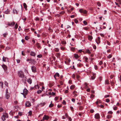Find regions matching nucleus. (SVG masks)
Here are the masks:
<instances>
[{"label":"nucleus","instance_id":"obj_1","mask_svg":"<svg viewBox=\"0 0 121 121\" xmlns=\"http://www.w3.org/2000/svg\"><path fill=\"white\" fill-rule=\"evenodd\" d=\"M18 76L23 79L26 78L25 75H24V73L22 71H19L18 72Z\"/></svg>","mask_w":121,"mask_h":121},{"label":"nucleus","instance_id":"obj_2","mask_svg":"<svg viewBox=\"0 0 121 121\" xmlns=\"http://www.w3.org/2000/svg\"><path fill=\"white\" fill-rule=\"evenodd\" d=\"M8 114L6 113H4L3 114V115L1 117L2 120L4 121L6 120V119L8 117Z\"/></svg>","mask_w":121,"mask_h":121},{"label":"nucleus","instance_id":"obj_3","mask_svg":"<svg viewBox=\"0 0 121 121\" xmlns=\"http://www.w3.org/2000/svg\"><path fill=\"white\" fill-rule=\"evenodd\" d=\"M28 93V90L26 89H24L23 90V93H21V94L23 95L24 97L25 98V96Z\"/></svg>","mask_w":121,"mask_h":121},{"label":"nucleus","instance_id":"obj_4","mask_svg":"<svg viewBox=\"0 0 121 121\" xmlns=\"http://www.w3.org/2000/svg\"><path fill=\"white\" fill-rule=\"evenodd\" d=\"M31 69L33 72L35 73L36 72V67L35 66H33L31 68Z\"/></svg>","mask_w":121,"mask_h":121},{"label":"nucleus","instance_id":"obj_5","mask_svg":"<svg viewBox=\"0 0 121 121\" xmlns=\"http://www.w3.org/2000/svg\"><path fill=\"white\" fill-rule=\"evenodd\" d=\"M25 106L26 107H29L31 106L30 103L29 101L26 102L25 104Z\"/></svg>","mask_w":121,"mask_h":121},{"label":"nucleus","instance_id":"obj_6","mask_svg":"<svg viewBox=\"0 0 121 121\" xmlns=\"http://www.w3.org/2000/svg\"><path fill=\"white\" fill-rule=\"evenodd\" d=\"M49 118V117L46 115H45L44 117H43V120H48Z\"/></svg>","mask_w":121,"mask_h":121},{"label":"nucleus","instance_id":"obj_7","mask_svg":"<svg viewBox=\"0 0 121 121\" xmlns=\"http://www.w3.org/2000/svg\"><path fill=\"white\" fill-rule=\"evenodd\" d=\"M36 45L37 48L38 49H41V44L37 42L36 44Z\"/></svg>","mask_w":121,"mask_h":121},{"label":"nucleus","instance_id":"obj_8","mask_svg":"<svg viewBox=\"0 0 121 121\" xmlns=\"http://www.w3.org/2000/svg\"><path fill=\"white\" fill-rule=\"evenodd\" d=\"M95 118L97 119H99L100 118V115L99 113H97L95 115Z\"/></svg>","mask_w":121,"mask_h":121},{"label":"nucleus","instance_id":"obj_9","mask_svg":"<svg viewBox=\"0 0 121 121\" xmlns=\"http://www.w3.org/2000/svg\"><path fill=\"white\" fill-rule=\"evenodd\" d=\"M96 41L97 44H98L100 42V38L99 37H98L96 40Z\"/></svg>","mask_w":121,"mask_h":121},{"label":"nucleus","instance_id":"obj_10","mask_svg":"<svg viewBox=\"0 0 121 121\" xmlns=\"http://www.w3.org/2000/svg\"><path fill=\"white\" fill-rule=\"evenodd\" d=\"M2 60L4 62H6L8 61V59L7 58L3 56V57Z\"/></svg>","mask_w":121,"mask_h":121},{"label":"nucleus","instance_id":"obj_11","mask_svg":"<svg viewBox=\"0 0 121 121\" xmlns=\"http://www.w3.org/2000/svg\"><path fill=\"white\" fill-rule=\"evenodd\" d=\"M15 23L14 22H11V23H8V25L9 26H13L15 25Z\"/></svg>","mask_w":121,"mask_h":121},{"label":"nucleus","instance_id":"obj_12","mask_svg":"<svg viewBox=\"0 0 121 121\" xmlns=\"http://www.w3.org/2000/svg\"><path fill=\"white\" fill-rule=\"evenodd\" d=\"M36 55V53L34 52L31 51L30 52V55L31 56H35Z\"/></svg>","mask_w":121,"mask_h":121},{"label":"nucleus","instance_id":"obj_13","mask_svg":"<svg viewBox=\"0 0 121 121\" xmlns=\"http://www.w3.org/2000/svg\"><path fill=\"white\" fill-rule=\"evenodd\" d=\"M59 74L58 73H56L55 74V75H54V77L55 78V79H56V77H59Z\"/></svg>","mask_w":121,"mask_h":121},{"label":"nucleus","instance_id":"obj_14","mask_svg":"<svg viewBox=\"0 0 121 121\" xmlns=\"http://www.w3.org/2000/svg\"><path fill=\"white\" fill-rule=\"evenodd\" d=\"M88 39L90 41H91L93 39L92 37L90 35H89L88 36Z\"/></svg>","mask_w":121,"mask_h":121},{"label":"nucleus","instance_id":"obj_15","mask_svg":"<svg viewBox=\"0 0 121 121\" xmlns=\"http://www.w3.org/2000/svg\"><path fill=\"white\" fill-rule=\"evenodd\" d=\"M2 67L5 70H6L7 69V66L4 65H2Z\"/></svg>","mask_w":121,"mask_h":121},{"label":"nucleus","instance_id":"obj_16","mask_svg":"<svg viewBox=\"0 0 121 121\" xmlns=\"http://www.w3.org/2000/svg\"><path fill=\"white\" fill-rule=\"evenodd\" d=\"M85 52L86 53H88L89 54H91V52L90 50L88 49H87L86 50Z\"/></svg>","mask_w":121,"mask_h":121},{"label":"nucleus","instance_id":"obj_17","mask_svg":"<svg viewBox=\"0 0 121 121\" xmlns=\"http://www.w3.org/2000/svg\"><path fill=\"white\" fill-rule=\"evenodd\" d=\"M5 13L7 14H9L10 13V11L8 9H7L6 11L4 12Z\"/></svg>","mask_w":121,"mask_h":121},{"label":"nucleus","instance_id":"obj_18","mask_svg":"<svg viewBox=\"0 0 121 121\" xmlns=\"http://www.w3.org/2000/svg\"><path fill=\"white\" fill-rule=\"evenodd\" d=\"M27 82L30 84H31L32 82V79L30 78H29L27 80Z\"/></svg>","mask_w":121,"mask_h":121},{"label":"nucleus","instance_id":"obj_19","mask_svg":"<svg viewBox=\"0 0 121 121\" xmlns=\"http://www.w3.org/2000/svg\"><path fill=\"white\" fill-rule=\"evenodd\" d=\"M9 93H7L5 94V97L7 99H8L9 98Z\"/></svg>","mask_w":121,"mask_h":121},{"label":"nucleus","instance_id":"obj_20","mask_svg":"<svg viewBox=\"0 0 121 121\" xmlns=\"http://www.w3.org/2000/svg\"><path fill=\"white\" fill-rule=\"evenodd\" d=\"M75 86L74 85H71L70 87V89L71 90H73L75 87Z\"/></svg>","mask_w":121,"mask_h":121},{"label":"nucleus","instance_id":"obj_21","mask_svg":"<svg viewBox=\"0 0 121 121\" xmlns=\"http://www.w3.org/2000/svg\"><path fill=\"white\" fill-rule=\"evenodd\" d=\"M23 5L25 9L26 10L27 8V5L25 3H24L23 4Z\"/></svg>","mask_w":121,"mask_h":121},{"label":"nucleus","instance_id":"obj_22","mask_svg":"<svg viewBox=\"0 0 121 121\" xmlns=\"http://www.w3.org/2000/svg\"><path fill=\"white\" fill-rule=\"evenodd\" d=\"M101 103V101L99 100L98 99L97 101L96 102V104H98L99 103L100 104Z\"/></svg>","mask_w":121,"mask_h":121},{"label":"nucleus","instance_id":"obj_23","mask_svg":"<svg viewBox=\"0 0 121 121\" xmlns=\"http://www.w3.org/2000/svg\"><path fill=\"white\" fill-rule=\"evenodd\" d=\"M74 57L76 59L78 58L79 57L78 55V54H74Z\"/></svg>","mask_w":121,"mask_h":121},{"label":"nucleus","instance_id":"obj_24","mask_svg":"<svg viewBox=\"0 0 121 121\" xmlns=\"http://www.w3.org/2000/svg\"><path fill=\"white\" fill-rule=\"evenodd\" d=\"M77 93V91H74L73 92V94L74 95V96H76L77 95V94H76V93Z\"/></svg>","mask_w":121,"mask_h":121},{"label":"nucleus","instance_id":"obj_25","mask_svg":"<svg viewBox=\"0 0 121 121\" xmlns=\"http://www.w3.org/2000/svg\"><path fill=\"white\" fill-rule=\"evenodd\" d=\"M111 84L112 86H113L115 84V82L113 81H110Z\"/></svg>","mask_w":121,"mask_h":121},{"label":"nucleus","instance_id":"obj_26","mask_svg":"<svg viewBox=\"0 0 121 121\" xmlns=\"http://www.w3.org/2000/svg\"><path fill=\"white\" fill-rule=\"evenodd\" d=\"M108 80H106L105 81V84H109Z\"/></svg>","mask_w":121,"mask_h":121},{"label":"nucleus","instance_id":"obj_27","mask_svg":"<svg viewBox=\"0 0 121 121\" xmlns=\"http://www.w3.org/2000/svg\"><path fill=\"white\" fill-rule=\"evenodd\" d=\"M45 103L44 102H43V103H41L39 104V105L41 106H44L45 104Z\"/></svg>","mask_w":121,"mask_h":121},{"label":"nucleus","instance_id":"obj_28","mask_svg":"<svg viewBox=\"0 0 121 121\" xmlns=\"http://www.w3.org/2000/svg\"><path fill=\"white\" fill-rule=\"evenodd\" d=\"M3 86V84L2 82H0V87L2 88Z\"/></svg>","mask_w":121,"mask_h":121},{"label":"nucleus","instance_id":"obj_29","mask_svg":"<svg viewBox=\"0 0 121 121\" xmlns=\"http://www.w3.org/2000/svg\"><path fill=\"white\" fill-rule=\"evenodd\" d=\"M60 82V84L61 85H63V82L62 81V80H60V82Z\"/></svg>","mask_w":121,"mask_h":121},{"label":"nucleus","instance_id":"obj_30","mask_svg":"<svg viewBox=\"0 0 121 121\" xmlns=\"http://www.w3.org/2000/svg\"><path fill=\"white\" fill-rule=\"evenodd\" d=\"M51 104L49 105V108H51L53 106V104L52 103V102H51Z\"/></svg>","mask_w":121,"mask_h":121},{"label":"nucleus","instance_id":"obj_31","mask_svg":"<svg viewBox=\"0 0 121 121\" xmlns=\"http://www.w3.org/2000/svg\"><path fill=\"white\" fill-rule=\"evenodd\" d=\"M83 108V107L82 106H80L79 107V109L80 110H82Z\"/></svg>","mask_w":121,"mask_h":121},{"label":"nucleus","instance_id":"obj_32","mask_svg":"<svg viewBox=\"0 0 121 121\" xmlns=\"http://www.w3.org/2000/svg\"><path fill=\"white\" fill-rule=\"evenodd\" d=\"M8 35V33H5L3 34V36L4 37H5L6 36Z\"/></svg>","mask_w":121,"mask_h":121},{"label":"nucleus","instance_id":"obj_33","mask_svg":"<svg viewBox=\"0 0 121 121\" xmlns=\"http://www.w3.org/2000/svg\"><path fill=\"white\" fill-rule=\"evenodd\" d=\"M13 12L14 13H17V11L15 9L13 10Z\"/></svg>","mask_w":121,"mask_h":121},{"label":"nucleus","instance_id":"obj_34","mask_svg":"<svg viewBox=\"0 0 121 121\" xmlns=\"http://www.w3.org/2000/svg\"><path fill=\"white\" fill-rule=\"evenodd\" d=\"M35 20L36 21H38L39 20V19L38 17L35 18Z\"/></svg>","mask_w":121,"mask_h":121},{"label":"nucleus","instance_id":"obj_35","mask_svg":"<svg viewBox=\"0 0 121 121\" xmlns=\"http://www.w3.org/2000/svg\"><path fill=\"white\" fill-rule=\"evenodd\" d=\"M84 29L86 30H88L89 29V28L88 27H85L84 28Z\"/></svg>","mask_w":121,"mask_h":121},{"label":"nucleus","instance_id":"obj_36","mask_svg":"<svg viewBox=\"0 0 121 121\" xmlns=\"http://www.w3.org/2000/svg\"><path fill=\"white\" fill-rule=\"evenodd\" d=\"M42 92V91L41 90H39L37 91V93L38 94L41 93Z\"/></svg>","mask_w":121,"mask_h":121},{"label":"nucleus","instance_id":"obj_37","mask_svg":"<svg viewBox=\"0 0 121 121\" xmlns=\"http://www.w3.org/2000/svg\"><path fill=\"white\" fill-rule=\"evenodd\" d=\"M18 26L17 24L16 23L15 25V26L14 27V28H15V29H16L17 28Z\"/></svg>","mask_w":121,"mask_h":121},{"label":"nucleus","instance_id":"obj_38","mask_svg":"<svg viewBox=\"0 0 121 121\" xmlns=\"http://www.w3.org/2000/svg\"><path fill=\"white\" fill-rule=\"evenodd\" d=\"M97 4L99 6H100L101 5L100 3L99 2H98L97 3Z\"/></svg>","mask_w":121,"mask_h":121},{"label":"nucleus","instance_id":"obj_39","mask_svg":"<svg viewBox=\"0 0 121 121\" xmlns=\"http://www.w3.org/2000/svg\"><path fill=\"white\" fill-rule=\"evenodd\" d=\"M112 57V55L111 54L107 56V57L109 59L111 58Z\"/></svg>","mask_w":121,"mask_h":121},{"label":"nucleus","instance_id":"obj_40","mask_svg":"<svg viewBox=\"0 0 121 121\" xmlns=\"http://www.w3.org/2000/svg\"><path fill=\"white\" fill-rule=\"evenodd\" d=\"M75 77V74H72V77L74 79Z\"/></svg>","mask_w":121,"mask_h":121},{"label":"nucleus","instance_id":"obj_41","mask_svg":"<svg viewBox=\"0 0 121 121\" xmlns=\"http://www.w3.org/2000/svg\"><path fill=\"white\" fill-rule=\"evenodd\" d=\"M25 39L26 40H28L29 39L28 37L27 36H26L25 37Z\"/></svg>","mask_w":121,"mask_h":121},{"label":"nucleus","instance_id":"obj_42","mask_svg":"<svg viewBox=\"0 0 121 121\" xmlns=\"http://www.w3.org/2000/svg\"><path fill=\"white\" fill-rule=\"evenodd\" d=\"M102 78L101 77H100L98 78V80L100 81H101L102 80Z\"/></svg>","mask_w":121,"mask_h":121},{"label":"nucleus","instance_id":"obj_43","mask_svg":"<svg viewBox=\"0 0 121 121\" xmlns=\"http://www.w3.org/2000/svg\"><path fill=\"white\" fill-rule=\"evenodd\" d=\"M95 76L94 75V76H92L91 77V79L92 80H94L95 78Z\"/></svg>","mask_w":121,"mask_h":121},{"label":"nucleus","instance_id":"obj_44","mask_svg":"<svg viewBox=\"0 0 121 121\" xmlns=\"http://www.w3.org/2000/svg\"><path fill=\"white\" fill-rule=\"evenodd\" d=\"M74 22L75 23H77L78 22V20L76 19H75Z\"/></svg>","mask_w":121,"mask_h":121},{"label":"nucleus","instance_id":"obj_45","mask_svg":"<svg viewBox=\"0 0 121 121\" xmlns=\"http://www.w3.org/2000/svg\"><path fill=\"white\" fill-rule=\"evenodd\" d=\"M83 23L85 25H86L87 24V22L85 21H83Z\"/></svg>","mask_w":121,"mask_h":121},{"label":"nucleus","instance_id":"obj_46","mask_svg":"<svg viewBox=\"0 0 121 121\" xmlns=\"http://www.w3.org/2000/svg\"><path fill=\"white\" fill-rule=\"evenodd\" d=\"M22 20H24V22L26 20V18H23V17H22Z\"/></svg>","mask_w":121,"mask_h":121},{"label":"nucleus","instance_id":"obj_47","mask_svg":"<svg viewBox=\"0 0 121 121\" xmlns=\"http://www.w3.org/2000/svg\"><path fill=\"white\" fill-rule=\"evenodd\" d=\"M4 109L1 107H0V112L3 111Z\"/></svg>","mask_w":121,"mask_h":121},{"label":"nucleus","instance_id":"obj_48","mask_svg":"<svg viewBox=\"0 0 121 121\" xmlns=\"http://www.w3.org/2000/svg\"><path fill=\"white\" fill-rule=\"evenodd\" d=\"M94 95L93 94H91L90 96V98H94Z\"/></svg>","mask_w":121,"mask_h":121},{"label":"nucleus","instance_id":"obj_49","mask_svg":"<svg viewBox=\"0 0 121 121\" xmlns=\"http://www.w3.org/2000/svg\"><path fill=\"white\" fill-rule=\"evenodd\" d=\"M86 12H87L86 10H83V13L85 14L86 13Z\"/></svg>","mask_w":121,"mask_h":121},{"label":"nucleus","instance_id":"obj_50","mask_svg":"<svg viewBox=\"0 0 121 121\" xmlns=\"http://www.w3.org/2000/svg\"><path fill=\"white\" fill-rule=\"evenodd\" d=\"M55 50L56 52H58L59 51V49L57 48H56L54 49Z\"/></svg>","mask_w":121,"mask_h":121},{"label":"nucleus","instance_id":"obj_51","mask_svg":"<svg viewBox=\"0 0 121 121\" xmlns=\"http://www.w3.org/2000/svg\"><path fill=\"white\" fill-rule=\"evenodd\" d=\"M62 104L64 105H65L66 104V102L65 100H63Z\"/></svg>","mask_w":121,"mask_h":121},{"label":"nucleus","instance_id":"obj_52","mask_svg":"<svg viewBox=\"0 0 121 121\" xmlns=\"http://www.w3.org/2000/svg\"><path fill=\"white\" fill-rule=\"evenodd\" d=\"M110 100L109 99H106V102H109Z\"/></svg>","mask_w":121,"mask_h":121},{"label":"nucleus","instance_id":"obj_53","mask_svg":"<svg viewBox=\"0 0 121 121\" xmlns=\"http://www.w3.org/2000/svg\"><path fill=\"white\" fill-rule=\"evenodd\" d=\"M83 10L82 9H81L79 10V11L81 13H83Z\"/></svg>","mask_w":121,"mask_h":121},{"label":"nucleus","instance_id":"obj_54","mask_svg":"<svg viewBox=\"0 0 121 121\" xmlns=\"http://www.w3.org/2000/svg\"><path fill=\"white\" fill-rule=\"evenodd\" d=\"M113 109L114 110H116L117 109V107L115 106L114 107H113Z\"/></svg>","mask_w":121,"mask_h":121},{"label":"nucleus","instance_id":"obj_55","mask_svg":"<svg viewBox=\"0 0 121 121\" xmlns=\"http://www.w3.org/2000/svg\"><path fill=\"white\" fill-rule=\"evenodd\" d=\"M107 117L109 119L111 117V115H108L107 116Z\"/></svg>","mask_w":121,"mask_h":121},{"label":"nucleus","instance_id":"obj_56","mask_svg":"<svg viewBox=\"0 0 121 121\" xmlns=\"http://www.w3.org/2000/svg\"><path fill=\"white\" fill-rule=\"evenodd\" d=\"M18 114L20 116H21L22 115V113L21 112H18Z\"/></svg>","mask_w":121,"mask_h":121},{"label":"nucleus","instance_id":"obj_57","mask_svg":"<svg viewBox=\"0 0 121 121\" xmlns=\"http://www.w3.org/2000/svg\"><path fill=\"white\" fill-rule=\"evenodd\" d=\"M109 96V95H105L104 96V98H106L107 97H108Z\"/></svg>","mask_w":121,"mask_h":121},{"label":"nucleus","instance_id":"obj_58","mask_svg":"<svg viewBox=\"0 0 121 121\" xmlns=\"http://www.w3.org/2000/svg\"><path fill=\"white\" fill-rule=\"evenodd\" d=\"M103 64V63L102 61H100L99 62V64L100 65H101Z\"/></svg>","mask_w":121,"mask_h":121},{"label":"nucleus","instance_id":"obj_59","mask_svg":"<svg viewBox=\"0 0 121 121\" xmlns=\"http://www.w3.org/2000/svg\"><path fill=\"white\" fill-rule=\"evenodd\" d=\"M113 113V112L111 111H110L108 112V113L110 114H112Z\"/></svg>","mask_w":121,"mask_h":121},{"label":"nucleus","instance_id":"obj_60","mask_svg":"<svg viewBox=\"0 0 121 121\" xmlns=\"http://www.w3.org/2000/svg\"><path fill=\"white\" fill-rule=\"evenodd\" d=\"M32 42L34 44L35 43V40L34 39H32Z\"/></svg>","mask_w":121,"mask_h":121},{"label":"nucleus","instance_id":"obj_61","mask_svg":"<svg viewBox=\"0 0 121 121\" xmlns=\"http://www.w3.org/2000/svg\"><path fill=\"white\" fill-rule=\"evenodd\" d=\"M107 43L108 45H110V43L108 41H107Z\"/></svg>","mask_w":121,"mask_h":121},{"label":"nucleus","instance_id":"obj_62","mask_svg":"<svg viewBox=\"0 0 121 121\" xmlns=\"http://www.w3.org/2000/svg\"><path fill=\"white\" fill-rule=\"evenodd\" d=\"M70 108L71 109V110L72 111H74L73 108V107H71V106L70 107Z\"/></svg>","mask_w":121,"mask_h":121},{"label":"nucleus","instance_id":"obj_63","mask_svg":"<svg viewBox=\"0 0 121 121\" xmlns=\"http://www.w3.org/2000/svg\"><path fill=\"white\" fill-rule=\"evenodd\" d=\"M90 112L93 113L94 112V111L93 109H91L90 110Z\"/></svg>","mask_w":121,"mask_h":121},{"label":"nucleus","instance_id":"obj_64","mask_svg":"<svg viewBox=\"0 0 121 121\" xmlns=\"http://www.w3.org/2000/svg\"><path fill=\"white\" fill-rule=\"evenodd\" d=\"M68 90H66L65 91V93H68Z\"/></svg>","mask_w":121,"mask_h":121}]
</instances>
